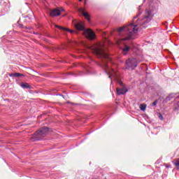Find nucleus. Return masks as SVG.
Here are the masks:
<instances>
[{"label":"nucleus","mask_w":179,"mask_h":179,"mask_svg":"<svg viewBox=\"0 0 179 179\" xmlns=\"http://www.w3.org/2000/svg\"><path fill=\"white\" fill-rule=\"evenodd\" d=\"M61 12H65V9L60 8H55L52 11H50V15L52 17H55L57 16H59L61 15Z\"/></svg>","instance_id":"obj_7"},{"label":"nucleus","mask_w":179,"mask_h":179,"mask_svg":"<svg viewBox=\"0 0 179 179\" xmlns=\"http://www.w3.org/2000/svg\"><path fill=\"white\" fill-rule=\"evenodd\" d=\"M9 76L10 78H19L20 76H23V74L20 73H14L9 74Z\"/></svg>","instance_id":"obj_11"},{"label":"nucleus","mask_w":179,"mask_h":179,"mask_svg":"<svg viewBox=\"0 0 179 179\" xmlns=\"http://www.w3.org/2000/svg\"><path fill=\"white\" fill-rule=\"evenodd\" d=\"M132 50L134 52H135V48H134V47H129L127 45H124V47L122 48V53L124 54V55H127V54H128V52Z\"/></svg>","instance_id":"obj_8"},{"label":"nucleus","mask_w":179,"mask_h":179,"mask_svg":"<svg viewBox=\"0 0 179 179\" xmlns=\"http://www.w3.org/2000/svg\"><path fill=\"white\" fill-rule=\"evenodd\" d=\"M178 104H179V102H178Z\"/></svg>","instance_id":"obj_21"},{"label":"nucleus","mask_w":179,"mask_h":179,"mask_svg":"<svg viewBox=\"0 0 179 179\" xmlns=\"http://www.w3.org/2000/svg\"><path fill=\"white\" fill-rule=\"evenodd\" d=\"M158 117L159 120H161V121H163V120H164V118L163 117V115L161 113H158Z\"/></svg>","instance_id":"obj_14"},{"label":"nucleus","mask_w":179,"mask_h":179,"mask_svg":"<svg viewBox=\"0 0 179 179\" xmlns=\"http://www.w3.org/2000/svg\"><path fill=\"white\" fill-rule=\"evenodd\" d=\"M150 22V11L146 10L145 16L142 19H138L137 20V24H130L127 26L122 27L117 29L118 33H125L127 31V37L123 38L122 39H119L117 41V45L120 44H122V41H125V40H131L134 38V34L138 33V26H143L144 29H146V26L145 24H148Z\"/></svg>","instance_id":"obj_1"},{"label":"nucleus","mask_w":179,"mask_h":179,"mask_svg":"<svg viewBox=\"0 0 179 179\" xmlns=\"http://www.w3.org/2000/svg\"><path fill=\"white\" fill-rule=\"evenodd\" d=\"M157 104V101H155L152 103V106H156Z\"/></svg>","instance_id":"obj_18"},{"label":"nucleus","mask_w":179,"mask_h":179,"mask_svg":"<svg viewBox=\"0 0 179 179\" xmlns=\"http://www.w3.org/2000/svg\"><path fill=\"white\" fill-rule=\"evenodd\" d=\"M146 104L145 103H143V104H141L139 108H140V110H141V111H145L146 110Z\"/></svg>","instance_id":"obj_12"},{"label":"nucleus","mask_w":179,"mask_h":179,"mask_svg":"<svg viewBox=\"0 0 179 179\" xmlns=\"http://www.w3.org/2000/svg\"><path fill=\"white\" fill-rule=\"evenodd\" d=\"M21 87H22L23 89H29V84H27V83L22 84V85H21Z\"/></svg>","instance_id":"obj_13"},{"label":"nucleus","mask_w":179,"mask_h":179,"mask_svg":"<svg viewBox=\"0 0 179 179\" xmlns=\"http://www.w3.org/2000/svg\"><path fill=\"white\" fill-rule=\"evenodd\" d=\"M48 132V128L43 127L38 129L35 134L34 136L31 137V141H39L41 138L45 136Z\"/></svg>","instance_id":"obj_5"},{"label":"nucleus","mask_w":179,"mask_h":179,"mask_svg":"<svg viewBox=\"0 0 179 179\" xmlns=\"http://www.w3.org/2000/svg\"><path fill=\"white\" fill-rule=\"evenodd\" d=\"M29 19H34V15H32L31 17H29Z\"/></svg>","instance_id":"obj_19"},{"label":"nucleus","mask_w":179,"mask_h":179,"mask_svg":"<svg viewBox=\"0 0 179 179\" xmlns=\"http://www.w3.org/2000/svg\"><path fill=\"white\" fill-rule=\"evenodd\" d=\"M141 62L140 61H138V59L133 58V59H128L126 62V65L127 68H129L130 69H135L136 66H138V64Z\"/></svg>","instance_id":"obj_6"},{"label":"nucleus","mask_w":179,"mask_h":179,"mask_svg":"<svg viewBox=\"0 0 179 179\" xmlns=\"http://www.w3.org/2000/svg\"><path fill=\"white\" fill-rule=\"evenodd\" d=\"M64 30H66L67 31H69L70 33H74L73 30H71V29H66V28H64Z\"/></svg>","instance_id":"obj_17"},{"label":"nucleus","mask_w":179,"mask_h":179,"mask_svg":"<svg viewBox=\"0 0 179 179\" xmlns=\"http://www.w3.org/2000/svg\"><path fill=\"white\" fill-rule=\"evenodd\" d=\"M117 93L120 96L121 94H125L128 92V90H126L125 87H122V88H117Z\"/></svg>","instance_id":"obj_10"},{"label":"nucleus","mask_w":179,"mask_h":179,"mask_svg":"<svg viewBox=\"0 0 179 179\" xmlns=\"http://www.w3.org/2000/svg\"><path fill=\"white\" fill-rule=\"evenodd\" d=\"M101 66L104 68L105 72L106 74H108L109 78L113 79V80H117L120 86H124L122 82L117 79V73L115 71H114V69H108V66L106 63H103Z\"/></svg>","instance_id":"obj_4"},{"label":"nucleus","mask_w":179,"mask_h":179,"mask_svg":"<svg viewBox=\"0 0 179 179\" xmlns=\"http://www.w3.org/2000/svg\"><path fill=\"white\" fill-rule=\"evenodd\" d=\"M80 1H82V0H80Z\"/></svg>","instance_id":"obj_20"},{"label":"nucleus","mask_w":179,"mask_h":179,"mask_svg":"<svg viewBox=\"0 0 179 179\" xmlns=\"http://www.w3.org/2000/svg\"><path fill=\"white\" fill-rule=\"evenodd\" d=\"M74 27L77 30L83 31V34L89 40H94L96 38V34L92 29H85V23L82 22L74 24Z\"/></svg>","instance_id":"obj_3"},{"label":"nucleus","mask_w":179,"mask_h":179,"mask_svg":"<svg viewBox=\"0 0 179 179\" xmlns=\"http://www.w3.org/2000/svg\"><path fill=\"white\" fill-rule=\"evenodd\" d=\"M174 165L179 170V159L176 162L174 163Z\"/></svg>","instance_id":"obj_15"},{"label":"nucleus","mask_w":179,"mask_h":179,"mask_svg":"<svg viewBox=\"0 0 179 179\" xmlns=\"http://www.w3.org/2000/svg\"><path fill=\"white\" fill-rule=\"evenodd\" d=\"M79 12H80V13H82V15L84 16V17L85 19H87V20H88V22H90V16L89 15V13L85 12V9L80 8Z\"/></svg>","instance_id":"obj_9"},{"label":"nucleus","mask_w":179,"mask_h":179,"mask_svg":"<svg viewBox=\"0 0 179 179\" xmlns=\"http://www.w3.org/2000/svg\"><path fill=\"white\" fill-rule=\"evenodd\" d=\"M92 51L98 58H105V59H108L110 61V57L108 54L104 52V43H98L92 48Z\"/></svg>","instance_id":"obj_2"},{"label":"nucleus","mask_w":179,"mask_h":179,"mask_svg":"<svg viewBox=\"0 0 179 179\" xmlns=\"http://www.w3.org/2000/svg\"><path fill=\"white\" fill-rule=\"evenodd\" d=\"M55 27H57V29H59L60 30H65V28L61 26L55 25Z\"/></svg>","instance_id":"obj_16"}]
</instances>
